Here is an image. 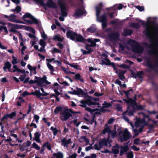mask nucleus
Wrapping results in <instances>:
<instances>
[{
    "label": "nucleus",
    "instance_id": "bf43d9fd",
    "mask_svg": "<svg viewBox=\"0 0 158 158\" xmlns=\"http://www.w3.org/2000/svg\"><path fill=\"white\" fill-rule=\"evenodd\" d=\"M112 153H113L114 154H118L119 152V150L117 149H115L114 148H112Z\"/></svg>",
    "mask_w": 158,
    "mask_h": 158
},
{
    "label": "nucleus",
    "instance_id": "f257e3e1",
    "mask_svg": "<svg viewBox=\"0 0 158 158\" xmlns=\"http://www.w3.org/2000/svg\"><path fill=\"white\" fill-rule=\"evenodd\" d=\"M139 22L141 23L142 25L145 26L146 28L143 31V33L148 37V38L150 40L151 42L152 43L153 38L151 35L150 28L149 27V26L150 25V24L148 23H145L144 21L142 20H139Z\"/></svg>",
    "mask_w": 158,
    "mask_h": 158
},
{
    "label": "nucleus",
    "instance_id": "dca6fc26",
    "mask_svg": "<svg viewBox=\"0 0 158 158\" xmlns=\"http://www.w3.org/2000/svg\"><path fill=\"white\" fill-rule=\"evenodd\" d=\"M108 140L107 139L104 138L99 142V146L101 148H102L103 146L106 147L108 145Z\"/></svg>",
    "mask_w": 158,
    "mask_h": 158
},
{
    "label": "nucleus",
    "instance_id": "f704fd0d",
    "mask_svg": "<svg viewBox=\"0 0 158 158\" xmlns=\"http://www.w3.org/2000/svg\"><path fill=\"white\" fill-rule=\"evenodd\" d=\"M53 40L56 41H57L61 42H62L63 41V39L58 35H55L54 37Z\"/></svg>",
    "mask_w": 158,
    "mask_h": 158
},
{
    "label": "nucleus",
    "instance_id": "5fc2aeb1",
    "mask_svg": "<svg viewBox=\"0 0 158 158\" xmlns=\"http://www.w3.org/2000/svg\"><path fill=\"white\" fill-rule=\"evenodd\" d=\"M13 68L14 69L12 70L11 72H19V69L18 67L16 65H14L13 67Z\"/></svg>",
    "mask_w": 158,
    "mask_h": 158
},
{
    "label": "nucleus",
    "instance_id": "f3484780",
    "mask_svg": "<svg viewBox=\"0 0 158 158\" xmlns=\"http://www.w3.org/2000/svg\"><path fill=\"white\" fill-rule=\"evenodd\" d=\"M118 76L119 78L122 81H123L125 77L124 74L126 72V71L124 70L119 69L118 70Z\"/></svg>",
    "mask_w": 158,
    "mask_h": 158
},
{
    "label": "nucleus",
    "instance_id": "20e7f679",
    "mask_svg": "<svg viewBox=\"0 0 158 158\" xmlns=\"http://www.w3.org/2000/svg\"><path fill=\"white\" fill-rule=\"evenodd\" d=\"M58 3L60 9L61 15L63 17H66L68 13L66 12L67 9L66 3L63 0H59Z\"/></svg>",
    "mask_w": 158,
    "mask_h": 158
},
{
    "label": "nucleus",
    "instance_id": "ea45409f",
    "mask_svg": "<svg viewBox=\"0 0 158 158\" xmlns=\"http://www.w3.org/2000/svg\"><path fill=\"white\" fill-rule=\"evenodd\" d=\"M95 8L96 9V16L97 17V18H99V15L100 14L101 10L102 9H99V7L96 6L95 7Z\"/></svg>",
    "mask_w": 158,
    "mask_h": 158
},
{
    "label": "nucleus",
    "instance_id": "72a5a7b5",
    "mask_svg": "<svg viewBox=\"0 0 158 158\" xmlns=\"http://www.w3.org/2000/svg\"><path fill=\"white\" fill-rule=\"evenodd\" d=\"M9 21L17 23H24L23 22L16 19H15V18H14V19H10Z\"/></svg>",
    "mask_w": 158,
    "mask_h": 158
},
{
    "label": "nucleus",
    "instance_id": "2f4dec72",
    "mask_svg": "<svg viewBox=\"0 0 158 158\" xmlns=\"http://www.w3.org/2000/svg\"><path fill=\"white\" fill-rule=\"evenodd\" d=\"M32 18H35V17L29 13H25V15L23 16V19L26 18L31 19Z\"/></svg>",
    "mask_w": 158,
    "mask_h": 158
},
{
    "label": "nucleus",
    "instance_id": "680f3d73",
    "mask_svg": "<svg viewBox=\"0 0 158 158\" xmlns=\"http://www.w3.org/2000/svg\"><path fill=\"white\" fill-rule=\"evenodd\" d=\"M135 7L140 11H142L144 10V8L143 6H135Z\"/></svg>",
    "mask_w": 158,
    "mask_h": 158
},
{
    "label": "nucleus",
    "instance_id": "4d7b16f0",
    "mask_svg": "<svg viewBox=\"0 0 158 158\" xmlns=\"http://www.w3.org/2000/svg\"><path fill=\"white\" fill-rule=\"evenodd\" d=\"M10 118V116L9 114H8L4 115V116L1 119L2 122L5 119H7L8 118Z\"/></svg>",
    "mask_w": 158,
    "mask_h": 158
},
{
    "label": "nucleus",
    "instance_id": "8fccbe9b",
    "mask_svg": "<svg viewBox=\"0 0 158 158\" xmlns=\"http://www.w3.org/2000/svg\"><path fill=\"white\" fill-rule=\"evenodd\" d=\"M44 146L45 147H47V149L51 150V146L50 144H49L48 142H47L44 144Z\"/></svg>",
    "mask_w": 158,
    "mask_h": 158
},
{
    "label": "nucleus",
    "instance_id": "f03ea898",
    "mask_svg": "<svg viewBox=\"0 0 158 158\" xmlns=\"http://www.w3.org/2000/svg\"><path fill=\"white\" fill-rule=\"evenodd\" d=\"M7 24L9 27H12L9 30V31L14 33H18L19 35V39L21 40L22 41H23V38L22 34L20 33V32L19 31H18L15 29H22L23 28L24 26L22 25H19L17 24H13L12 23H7Z\"/></svg>",
    "mask_w": 158,
    "mask_h": 158
},
{
    "label": "nucleus",
    "instance_id": "aec40b11",
    "mask_svg": "<svg viewBox=\"0 0 158 158\" xmlns=\"http://www.w3.org/2000/svg\"><path fill=\"white\" fill-rule=\"evenodd\" d=\"M97 20L98 22L101 23L107 21V17L106 14L104 13L100 17H99L98 18H97Z\"/></svg>",
    "mask_w": 158,
    "mask_h": 158
},
{
    "label": "nucleus",
    "instance_id": "864d4df0",
    "mask_svg": "<svg viewBox=\"0 0 158 158\" xmlns=\"http://www.w3.org/2000/svg\"><path fill=\"white\" fill-rule=\"evenodd\" d=\"M32 147L33 148L39 150L40 149V147L35 143L34 142L32 144Z\"/></svg>",
    "mask_w": 158,
    "mask_h": 158
},
{
    "label": "nucleus",
    "instance_id": "338daca9",
    "mask_svg": "<svg viewBox=\"0 0 158 158\" xmlns=\"http://www.w3.org/2000/svg\"><path fill=\"white\" fill-rule=\"evenodd\" d=\"M26 77V74H24L21 75L19 77V79H20V80L22 81H24V80Z\"/></svg>",
    "mask_w": 158,
    "mask_h": 158
},
{
    "label": "nucleus",
    "instance_id": "e433bc0d",
    "mask_svg": "<svg viewBox=\"0 0 158 158\" xmlns=\"http://www.w3.org/2000/svg\"><path fill=\"white\" fill-rule=\"evenodd\" d=\"M63 108L60 106H58L56 107L54 110V113L55 114H57Z\"/></svg>",
    "mask_w": 158,
    "mask_h": 158
},
{
    "label": "nucleus",
    "instance_id": "b1692460",
    "mask_svg": "<svg viewBox=\"0 0 158 158\" xmlns=\"http://www.w3.org/2000/svg\"><path fill=\"white\" fill-rule=\"evenodd\" d=\"M123 31L124 32L122 35L125 36L131 35L133 31L132 30L128 29H124Z\"/></svg>",
    "mask_w": 158,
    "mask_h": 158
},
{
    "label": "nucleus",
    "instance_id": "bb28decb",
    "mask_svg": "<svg viewBox=\"0 0 158 158\" xmlns=\"http://www.w3.org/2000/svg\"><path fill=\"white\" fill-rule=\"evenodd\" d=\"M145 45L148 48L151 49L149 51V53L152 54H153L154 53L155 50L152 47V45L151 44H149L148 43H146Z\"/></svg>",
    "mask_w": 158,
    "mask_h": 158
},
{
    "label": "nucleus",
    "instance_id": "4468645a",
    "mask_svg": "<svg viewBox=\"0 0 158 158\" xmlns=\"http://www.w3.org/2000/svg\"><path fill=\"white\" fill-rule=\"evenodd\" d=\"M72 142L70 139L67 140L65 138H64L61 140V145L65 147H67L68 145Z\"/></svg>",
    "mask_w": 158,
    "mask_h": 158
},
{
    "label": "nucleus",
    "instance_id": "7c9ffc66",
    "mask_svg": "<svg viewBox=\"0 0 158 158\" xmlns=\"http://www.w3.org/2000/svg\"><path fill=\"white\" fill-rule=\"evenodd\" d=\"M87 50L88 51H86L82 49H81V52H82L83 54L84 55L90 54L94 51V50L93 49H90L89 50V49Z\"/></svg>",
    "mask_w": 158,
    "mask_h": 158
},
{
    "label": "nucleus",
    "instance_id": "2eb2a0df",
    "mask_svg": "<svg viewBox=\"0 0 158 158\" xmlns=\"http://www.w3.org/2000/svg\"><path fill=\"white\" fill-rule=\"evenodd\" d=\"M46 6L52 8H56V6L52 0H48L45 5Z\"/></svg>",
    "mask_w": 158,
    "mask_h": 158
},
{
    "label": "nucleus",
    "instance_id": "6ab92c4d",
    "mask_svg": "<svg viewBox=\"0 0 158 158\" xmlns=\"http://www.w3.org/2000/svg\"><path fill=\"white\" fill-rule=\"evenodd\" d=\"M76 40L78 42H81L82 43H85V39L83 36L80 34H77L75 37Z\"/></svg>",
    "mask_w": 158,
    "mask_h": 158
},
{
    "label": "nucleus",
    "instance_id": "58836bf2",
    "mask_svg": "<svg viewBox=\"0 0 158 158\" xmlns=\"http://www.w3.org/2000/svg\"><path fill=\"white\" fill-rule=\"evenodd\" d=\"M127 112L128 110H126L125 111L122 113V115L123 116V119L126 122H128L129 121V119L127 117L125 116L127 113Z\"/></svg>",
    "mask_w": 158,
    "mask_h": 158
},
{
    "label": "nucleus",
    "instance_id": "f8f14e48",
    "mask_svg": "<svg viewBox=\"0 0 158 158\" xmlns=\"http://www.w3.org/2000/svg\"><path fill=\"white\" fill-rule=\"evenodd\" d=\"M77 34L71 30H69L66 32V36L68 38H70L73 40H75V37L77 36Z\"/></svg>",
    "mask_w": 158,
    "mask_h": 158
},
{
    "label": "nucleus",
    "instance_id": "0eeeda50",
    "mask_svg": "<svg viewBox=\"0 0 158 158\" xmlns=\"http://www.w3.org/2000/svg\"><path fill=\"white\" fill-rule=\"evenodd\" d=\"M73 116L72 114L69 112L66 111L64 110L63 112L61 113V119L63 121H66L69 118Z\"/></svg>",
    "mask_w": 158,
    "mask_h": 158
},
{
    "label": "nucleus",
    "instance_id": "3c124183",
    "mask_svg": "<svg viewBox=\"0 0 158 158\" xmlns=\"http://www.w3.org/2000/svg\"><path fill=\"white\" fill-rule=\"evenodd\" d=\"M129 104L128 105V106L127 107V110H128L129 109L130 106H131L133 108V110H132L134 111V112H135L136 110H137L136 109V107H135V106H136V105H133V104Z\"/></svg>",
    "mask_w": 158,
    "mask_h": 158
},
{
    "label": "nucleus",
    "instance_id": "a878e982",
    "mask_svg": "<svg viewBox=\"0 0 158 158\" xmlns=\"http://www.w3.org/2000/svg\"><path fill=\"white\" fill-rule=\"evenodd\" d=\"M123 5L122 4H119L118 6L117 5H114L112 7H110L109 8H107V10L109 9L115 10L117 8L118 9L120 10L122 9Z\"/></svg>",
    "mask_w": 158,
    "mask_h": 158
},
{
    "label": "nucleus",
    "instance_id": "4c0bfd02",
    "mask_svg": "<svg viewBox=\"0 0 158 158\" xmlns=\"http://www.w3.org/2000/svg\"><path fill=\"white\" fill-rule=\"evenodd\" d=\"M50 130H52L53 133L54 135H56L59 132V130L57 129L56 127H51L50 128Z\"/></svg>",
    "mask_w": 158,
    "mask_h": 158
},
{
    "label": "nucleus",
    "instance_id": "39448f33",
    "mask_svg": "<svg viewBox=\"0 0 158 158\" xmlns=\"http://www.w3.org/2000/svg\"><path fill=\"white\" fill-rule=\"evenodd\" d=\"M76 90H73V91H69L68 93L72 95H75L79 96L82 95L83 96L87 95V94L85 93L81 88L76 87Z\"/></svg>",
    "mask_w": 158,
    "mask_h": 158
},
{
    "label": "nucleus",
    "instance_id": "a211bd4d",
    "mask_svg": "<svg viewBox=\"0 0 158 158\" xmlns=\"http://www.w3.org/2000/svg\"><path fill=\"white\" fill-rule=\"evenodd\" d=\"M32 94L33 95H36L37 98H40L41 96H46L49 95V94L47 93H41L40 92L39 90H36L35 92L33 93Z\"/></svg>",
    "mask_w": 158,
    "mask_h": 158
},
{
    "label": "nucleus",
    "instance_id": "0e129e2a",
    "mask_svg": "<svg viewBox=\"0 0 158 158\" xmlns=\"http://www.w3.org/2000/svg\"><path fill=\"white\" fill-rule=\"evenodd\" d=\"M13 59L12 63L13 64H16L18 63L17 58L15 57L13 55L12 56Z\"/></svg>",
    "mask_w": 158,
    "mask_h": 158
},
{
    "label": "nucleus",
    "instance_id": "a18cd8bd",
    "mask_svg": "<svg viewBox=\"0 0 158 158\" xmlns=\"http://www.w3.org/2000/svg\"><path fill=\"white\" fill-rule=\"evenodd\" d=\"M87 105L90 106L92 105L93 102L92 101V100L91 98H89L85 100Z\"/></svg>",
    "mask_w": 158,
    "mask_h": 158
},
{
    "label": "nucleus",
    "instance_id": "423d86ee",
    "mask_svg": "<svg viewBox=\"0 0 158 158\" xmlns=\"http://www.w3.org/2000/svg\"><path fill=\"white\" fill-rule=\"evenodd\" d=\"M120 35L118 32H112L108 34V36L111 41H116L118 40Z\"/></svg>",
    "mask_w": 158,
    "mask_h": 158
},
{
    "label": "nucleus",
    "instance_id": "774afa93",
    "mask_svg": "<svg viewBox=\"0 0 158 158\" xmlns=\"http://www.w3.org/2000/svg\"><path fill=\"white\" fill-rule=\"evenodd\" d=\"M114 12H109L107 14V15L109 16L110 18H114Z\"/></svg>",
    "mask_w": 158,
    "mask_h": 158
},
{
    "label": "nucleus",
    "instance_id": "e2e57ef3",
    "mask_svg": "<svg viewBox=\"0 0 158 158\" xmlns=\"http://www.w3.org/2000/svg\"><path fill=\"white\" fill-rule=\"evenodd\" d=\"M136 109L137 110H144V107L141 105H137V104L136 106Z\"/></svg>",
    "mask_w": 158,
    "mask_h": 158
},
{
    "label": "nucleus",
    "instance_id": "c9c22d12",
    "mask_svg": "<svg viewBox=\"0 0 158 158\" xmlns=\"http://www.w3.org/2000/svg\"><path fill=\"white\" fill-rule=\"evenodd\" d=\"M133 90L132 89H131L125 91L123 90V92L126 95V96L127 98V99L129 98V94L130 92H131V93L133 92Z\"/></svg>",
    "mask_w": 158,
    "mask_h": 158
},
{
    "label": "nucleus",
    "instance_id": "4be33fe9",
    "mask_svg": "<svg viewBox=\"0 0 158 158\" xmlns=\"http://www.w3.org/2000/svg\"><path fill=\"white\" fill-rule=\"evenodd\" d=\"M34 137L33 138V140L35 141L37 143H40V138L41 134L39 132H36L34 133Z\"/></svg>",
    "mask_w": 158,
    "mask_h": 158
},
{
    "label": "nucleus",
    "instance_id": "9b49d317",
    "mask_svg": "<svg viewBox=\"0 0 158 158\" xmlns=\"http://www.w3.org/2000/svg\"><path fill=\"white\" fill-rule=\"evenodd\" d=\"M137 96V95L135 94L133 97V99L129 97L127 99H125L124 101L127 104H131L133 105H137V103L136 102Z\"/></svg>",
    "mask_w": 158,
    "mask_h": 158
},
{
    "label": "nucleus",
    "instance_id": "de8ad7c7",
    "mask_svg": "<svg viewBox=\"0 0 158 158\" xmlns=\"http://www.w3.org/2000/svg\"><path fill=\"white\" fill-rule=\"evenodd\" d=\"M27 67L31 72L32 71H36V70L37 68L36 66H35L33 67H32L30 64H28L27 65Z\"/></svg>",
    "mask_w": 158,
    "mask_h": 158
},
{
    "label": "nucleus",
    "instance_id": "69168bd1",
    "mask_svg": "<svg viewBox=\"0 0 158 158\" xmlns=\"http://www.w3.org/2000/svg\"><path fill=\"white\" fill-rule=\"evenodd\" d=\"M69 2L72 6H74L76 5L75 1V0H69Z\"/></svg>",
    "mask_w": 158,
    "mask_h": 158
},
{
    "label": "nucleus",
    "instance_id": "13d9d810",
    "mask_svg": "<svg viewBox=\"0 0 158 158\" xmlns=\"http://www.w3.org/2000/svg\"><path fill=\"white\" fill-rule=\"evenodd\" d=\"M116 108L117 110L118 111H122V107L119 104H118L116 106Z\"/></svg>",
    "mask_w": 158,
    "mask_h": 158
},
{
    "label": "nucleus",
    "instance_id": "473e14b6",
    "mask_svg": "<svg viewBox=\"0 0 158 158\" xmlns=\"http://www.w3.org/2000/svg\"><path fill=\"white\" fill-rule=\"evenodd\" d=\"M130 26L136 29H139L140 27V25L138 23H131Z\"/></svg>",
    "mask_w": 158,
    "mask_h": 158
},
{
    "label": "nucleus",
    "instance_id": "412c9836",
    "mask_svg": "<svg viewBox=\"0 0 158 158\" xmlns=\"http://www.w3.org/2000/svg\"><path fill=\"white\" fill-rule=\"evenodd\" d=\"M84 12L81 10L78 9L75 11V12L73 15V17H79L83 15Z\"/></svg>",
    "mask_w": 158,
    "mask_h": 158
},
{
    "label": "nucleus",
    "instance_id": "9d476101",
    "mask_svg": "<svg viewBox=\"0 0 158 158\" xmlns=\"http://www.w3.org/2000/svg\"><path fill=\"white\" fill-rule=\"evenodd\" d=\"M128 142L127 143V144L124 146H120V152L119 155L122 156L125 153L126 154V153L129 150V148L127 145Z\"/></svg>",
    "mask_w": 158,
    "mask_h": 158
},
{
    "label": "nucleus",
    "instance_id": "052dcab7",
    "mask_svg": "<svg viewBox=\"0 0 158 158\" xmlns=\"http://www.w3.org/2000/svg\"><path fill=\"white\" fill-rule=\"evenodd\" d=\"M85 96L88 98H91L92 100V101H98L99 100V99L98 98H95L92 97L91 96L88 95L87 94L86 95H85Z\"/></svg>",
    "mask_w": 158,
    "mask_h": 158
},
{
    "label": "nucleus",
    "instance_id": "7ed1b4c3",
    "mask_svg": "<svg viewBox=\"0 0 158 158\" xmlns=\"http://www.w3.org/2000/svg\"><path fill=\"white\" fill-rule=\"evenodd\" d=\"M131 42L135 43L131 45L132 51L135 53H141L143 50V48L138 43L133 40H131Z\"/></svg>",
    "mask_w": 158,
    "mask_h": 158
},
{
    "label": "nucleus",
    "instance_id": "c03bdc74",
    "mask_svg": "<svg viewBox=\"0 0 158 158\" xmlns=\"http://www.w3.org/2000/svg\"><path fill=\"white\" fill-rule=\"evenodd\" d=\"M116 66L118 67L122 68L124 69H128L130 68V66L127 65L126 64H121L120 65H116Z\"/></svg>",
    "mask_w": 158,
    "mask_h": 158
},
{
    "label": "nucleus",
    "instance_id": "6e6d98bb",
    "mask_svg": "<svg viewBox=\"0 0 158 158\" xmlns=\"http://www.w3.org/2000/svg\"><path fill=\"white\" fill-rule=\"evenodd\" d=\"M52 53H60L61 51L56 48H54L52 50Z\"/></svg>",
    "mask_w": 158,
    "mask_h": 158
},
{
    "label": "nucleus",
    "instance_id": "c756f323",
    "mask_svg": "<svg viewBox=\"0 0 158 158\" xmlns=\"http://www.w3.org/2000/svg\"><path fill=\"white\" fill-rule=\"evenodd\" d=\"M34 1L36 2L37 3L39 4L40 6L43 7L44 8L46 9L45 4L44 3V0H33Z\"/></svg>",
    "mask_w": 158,
    "mask_h": 158
},
{
    "label": "nucleus",
    "instance_id": "6e6552de",
    "mask_svg": "<svg viewBox=\"0 0 158 158\" xmlns=\"http://www.w3.org/2000/svg\"><path fill=\"white\" fill-rule=\"evenodd\" d=\"M35 78L37 79V85L39 87H42V84L45 82L47 77L46 75H44L42 78L35 76Z\"/></svg>",
    "mask_w": 158,
    "mask_h": 158
},
{
    "label": "nucleus",
    "instance_id": "49530a36",
    "mask_svg": "<svg viewBox=\"0 0 158 158\" xmlns=\"http://www.w3.org/2000/svg\"><path fill=\"white\" fill-rule=\"evenodd\" d=\"M127 158H133L134 157V154L133 152L131 151L129 152L126 153Z\"/></svg>",
    "mask_w": 158,
    "mask_h": 158
},
{
    "label": "nucleus",
    "instance_id": "603ef678",
    "mask_svg": "<svg viewBox=\"0 0 158 158\" xmlns=\"http://www.w3.org/2000/svg\"><path fill=\"white\" fill-rule=\"evenodd\" d=\"M47 66L48 69L51 72H53L55 70L53 67L50 64L48 63L47 64Z\"/></svg>",
    "mask_w": 158,
    "mask_h": 158
},
{
    "label": "nucleus",
    "instance_id": "37998d69",
    "mask_svg": "<svg viewBox=\"0 0 158 158\" xmlns=\"http://www.w3.org/2000/svg\"><path fill=\"white\" fill-rule=\"evenodd\" d=\"M111 105L112 104L110 103H108L106 101H104V103L102 104V106H103L102 107L107 108L110 107Z\"/></svg>",
    "mask_w": 158,
    "mask_h": 158
},
{
    "label": "nucleus",
    "instance_id": "c85d7f7f",
    "mask_svg": "<svg viewBox=\"0 0 158 158\" xmlns=\"http://www.w3.org/2000/svg\"><path fill=\"white\" fill-rule=\"evenodd\" d=\"M53 156L56 158H63L64 157L63 153L60 152H58L56 153H54Z\"/></svg>",
    "mask_w": 158,
    "mask_h": 158
},
{
    "label": "nucleus",
    "instance_id": "cd10ccee",
    "mask_svg": "<svg viewBox=\"0 0 158 158\" xmlns=\"http://www.w3.org/2000/svg\"><path fill=\"white\" fill-rule=\"evenodd\" d=\"M105 126V127L102 131V134H105L106 133V132H107L108 133H109L110 130V128L107 124H106Z\"/></svg>",
    "mask_w": 158,
    "mask_h": 158
},
{
    "label": "nucleus",
    "instance_id": "1a4fd4ad",
    "mask_svg": "<svg viewBox=\"0 0 158 158\" xmlns=\"http://www.w3.org/2000/svg\"><path fill=\"white\" fill-rule=\"evenodd\" d=\"M131 137L130 133L127 129H125L124 131L123 137L121 139V142H123V141H126L128 140Z\"/></svg>",
    "mask_w": 158,
    "mask_h": 158
},
{
    "label": "nucleus",
    "instance_id": "79ce46f5",
    "mask_svg": "<svg viewBox=\"0 0 158 158\" xmlns=\"http://www.w3.org/2000/svg\"><path fill=\"white\" fill-rule=\"evenodd\" d=\"M144 74V73L143 71H139L137 72L136 73L137 77L139 78L142 79L143 77L142 76Z\"/></svg>",
    "mask_w": 158,
    "mask_h": 158
},
{
    "label": "nucleus",
    "instance_id": "393cba45",
    "mask_svg": "<svg viewBox=\"0 0 158 158\" xmlns=\"http://www.w3.org/2000/svg\"><path fill=\"white\" fill-rule=\"evenodd\" d=\"M97 30V28L95 25L93 24L88 28L86 30V31L90 33H94Z\"/></svg>",
    "mask_w": 158,
    "mask_h": 158
},
{
    "label": "nucleus",
    "instance_id": "ddd939ff",
    "mask_svg": "<svg viewBox=\"0 0 158 158\" xmlns=\"http://www.w3.org/2000/svg\"><path fill=\"white\" fill-rule=\"evenodd\" d=\"M4 66L3 67V69L5 72H6L7 69H8V71L10 72H11V64L9 61H6L5 63L4 64Z\"/></svg>",
    "mask_w": 158,
    "mask_h": 158
},
{
    "label": "nucleus",
    "instance_id": "a19ab883",
    "mask_svg": "<svg viewBox=\"0 0 158 158\" xmlns=\"http://www.w3.org/2000/svg\"><path fill=\"white\" fill-rule=\"evenodd\" d=\"M80 102L82 104L79 105V106L83 108H86L87 106L85 100H82L80 101Z\"/></svg>",
    "mask_w": 158,
    "mask_h": 158
},
{
    "label": "nucleus",
    "instance_id": "5701e85b",
    "mask_svg": "<svg viewBox=\"0 0 158 158\" xmlns=\"http://www.w3.org/2000/svg\"><path fill=\"white\" fill-rule=\"evenodd\" d=\"M31 19V20H28V19H23L26 22L30 24H32L34 23L35 24H38V21L35 18H32Z\"/></svg>",
    "mask_w": 158,
    "mask_h": 158
},
{
    "label": "nucleus",
    "instance_id": "09e8293b",
    "mask_svg": "<svg viewBox=\"0 0 158 158\" xmlns=\"http://www.w3.org/2000/svg\"><path fill=\"white\" fill-rule=\"evenodd\" d=\"M4 17L5 18L8 19V20L9 21L10 19H14V18H15L16 17V15L14 14H11L10 15L9 17L7 15H4Z\"/></svg>",
    "mask_w": 158,
    "mask_h": 158
}]
</instances>
